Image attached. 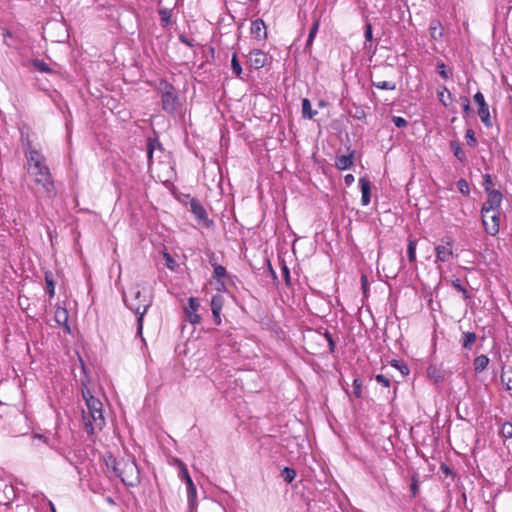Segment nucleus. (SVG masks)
Wrapping results in <instances>:
<instances>
[{"mask_svg": "<svg viewBox=\"0 0 512 512\" xmlns=\"http://www.w3.org/2000/svg\"><path fill=\"white\" fill-rule=\"evenodd\" d=\"M281 477L287 483H291L296 477V471L293 468L285 467L281 472Z\"/></svg>", "mask_w": 512, "mask_h": 512, "instance_id": "nucleus-35", "label": "nucleus"}, {"mask_svg": "<svg viewBox=\"0 0 512 512\" xmlns=\"http://www.w3.org/2000/svg\"><path fill=\"white\" fill-rule=\"evenodd\" d=\"M319 26H320V18L313 16V23H312V26L309 31L308 39L306 41V49H309L312 46L313 41H314V39L317 35V32L319 30Z\"/></svg>", "mask_w": 512, "mask_h": 512, "instance_id": "nucleus-18", "label": "nucleus"}, {"mask_svg": "<svg viewBox=\"0 0 512 512\" xmlns=\"http://www.w3.org/2000/svg\"><path fill=\"white\" fill-rule=\"evenodd\" d=\"M452 286L459 292L462 293L464 299H469L470 294L468 290L462 285L461 281L459 279H455L452 281Z\"/></svg>", "mask_w": 512, "mask_h": 512, "instance_id": "nucleus-39", "label": "nucleus"}, {"mask_svg": "<svg viewBox=\"0 0 512 512\" xmlns=\"http://www.w3.org/2000/svg\"><path fill=\"white\" fill-rule=\"evenodd\" d=\"M23 148L29 169H32L33 167H40V164L44 163V156L38 150L32 147V143L29 138H27L23 143Z\"/></svg>", "mask_w": 512, "mask_h": 512, "instance_id": "nucleus-6", "label": "nucleus"}, {"mask_svg": "<svg viewBox=\"0 0 512 512\" xmlns=\"http://www.w3.org/2000/svg\"><path fill=\"white\" fill-rule=\"evenodd\" d=\"M465 138H466V141H467V144L469 146H475L476 145V137H475V133L472 129H468L466 131V134H465Z\"/></svg>", "mask_w": 512, "mask_h": 512, "instance_id": "nucleus-46", "label": "nucleus"}, {"mask_svg": "<svg viewBox=\"0 0 512 512\" xmlns=\"http://www.w3.org/2000/svg\"><path fill=\"white\" fill-rule=\"evenodd\" d=\"M34 181L43 187L44 193L48 198H52L56 195V190L51 174L44 177H36Z\"/></svg>", "mask_w": 512, "mask_h": 512, "instance_id": "nucleus-13", "label": "nucleus"}, {"mask_svg": "<svg viewBox=\"0 0 512 512\" xmlns=\"http://www.w3.org/2000/svg\"><path fill=\"white\" fill-rule=\"evenodd\" d=\"M361 282H362V287H363V289H365V287H366V282H367V280H366V276H364V275H363V276L361 277Z\"/></svg>", "mask_w": 512, "mask_h": 512, "instance_id": "nucleus-61", "label": "nucleus"}, {"mask_svg": "<svg viewBox=\"0 0 512 512\" xmlns=\"http://www.w3.org/2000/svg\"><path fill=\"white\" fill-rule=\"evenodd\" d=\"M317 114L316 110H312L309 99L302 100V115L304 118L312 119Z\"/></svg>", "mask_w": 512, "mask_h": 512, "instance_id": "nucleus-24", "label": "nucleus"}, {"mask_svg": "<svg viewBox=\"0 0 512 512\" xmlns=\"http://www.w3.org/2000/svg\"><path fill=\"white\" fill-rule=\"evenodd\" d=\"M267 264H268V269H269V272H270L272 278L274 280H277V275H276L275 271L273 270L272 265L269 260L267 261Z\"/></svg>", "mask_w": 512, "mask_h": 512, "instance_id": "nucleus-59", "label": "nucleus"}, {"mask_svg": "<svg viewBox=\"0 0 512 512\" xmlns=\"http://www.w3.org/2000/svg\"><path fill=\"white\" fill-rule=\"evenodd\" d=\"M477 336L474 332H464L462 346L464 349L470 350L475 343Z\"/></svg>", "mask_w": 512, "mask_h": 512, "instance_id": "nucleus-26", "label": "nucleus"}, {"mask_svg": "<svg viewBox=\"0 0 512 512\" xmlns=\"http://www.w3.org/2000/svg\"><path fill=\"white\" fill-rule=\"evenodd\" d=\"M216 282H217L216 290L218 292H225L226 291V285H225V282L223 281V279L216 280Z\"/></svg>", "mask_w": 512, "mask_h": 512, "instance_id": "nucleus-57", "label": "nucleus"}, {"mask_svg": "<svg viewBox=\"0 0 512 512\" xmlns=\"http://www.w3.org/2000/svg\"><path fill=\"white\" fill-rule=\"evenodd\" d=\"M231 68L233 70V72L238 76L240 77L241 74H242V67H241V64L237 58V55L234 53L232 55V58H231Z\"/></svg>", "mask_w": 512, "mask_h": 512, "instance_id": "nucleus-38", "label": "nucleus"}, {"mask_svg": "<svg viewBox=\"0 0 512 512\" xmlns=\"http://www.w3.org/2000/svg\"><path fill=\"white\" fill-rule=\"evenodd\" d=\"M354 182V176L352 174H347L344 177V183L347 186H350Z\"/></svg>", "mask_w": 512, "mask_h": 512, "instance_id": "nucleus-58", "label": "nucleus"}, {"mask_svg": "<svg viewBox=\"0 0 512 512\" xmlns=\"http://www.w3.org/2000/svg\"><path fill=\"white\" fill-rule=\"evenodd\" d=\"M499 221V211L491 212L489 214V217L482 216V224L484 226V229L486 233H488L491 236H495L496 234H498L500 227Z\"/></svg>", "mask_w": 512, "mask_h": 512, "instance_id": "nucleus-10", "label": "nucleus"}, {"mask_svg": "<svg viewBox=\"0 0 512 512\" xmlns=\"http://www.w3.org/2000/svg\"><path fill=\"white\" fill-rule=\"evenodd\" d=\"M427 374L429 378L432 379L435 383H439L444 380V374L442 370L436 366L430 365L427 369Z\"/></svg>", "mask_w": 512, "mask_h": 512, "instance_id": "nucleus-20", "label": "nucleus"}, {"mask_svg": "<svg viewBox=\"0 0 512 512\" xmlns=\"http://www.w3.org/2000/svg\"><path fill=\"white\" fill-rule=\"evenodd\" d=\"M174 461L179 468V478L186 482L187 490H188V497H189V500L192 501V499L196 495V487L189 475L187 466L180 459H175Z\"/></svg>", "mask_w": 512, "mask_h": 512, "instance_id": "nucleus-9", "label": "nucleus"}, {"mask_svg": "<svg viewBox=\"0 0 512 512\" xmlns=\"http://www.w3.org/2000/svg\"><path fill=\"white\" fill-rule=\"evenodd\" d=\"M390 364L392 367L399 370L402 376H407L409 374L410 370L404 361L393 359Z\"/></svg>", "mask_w": 512, "mask_h": 512, "instance_id": "nucleus-29", "label": "nucleus"}, {"mask_svg": "<svg viewBox=\"0 0 512 512\" xmlns=\"http://www.w3.org/2000/svg\"><path fill=\"white\" fill-rule=\"evenodd\" d=\"M372 86L382 90H395L396 84L390 81H375L372 80Z\"/></svg>", "mask_w": 512, "mask_h": 512, "instance_id": "nucleus-32", "label": "nucleus"}, {"mask_svg": "<svg viewBox=\"0 0 512 512\" xmlns=\"http://www.w3.org/2000/svg\"><path fill=\"white\" fill-rule=\"evenodd\" d=\"M45 283H46L47 293L49 294L50 298H52L55 295V284H54L51 273L45 274Z\"/></svg>", "mask_w": 512, "mask_h": 512, "instance_id": "nucleus-36", "label": "nucleus"}, {"mask_svg": "<svg viewBox=\"0 0 512 512\" xmlns=\"http://www.w3.org/2000/svg\"><path fill=\"white\" fill-rule=\"evenodd\" d=\"M159 89L161 91L162 109L169 114L174 113L178 105L176 89L167 81H161Z\"/></svg>", "mask_w": 512, "mask_h": 512, "instance_id": "nucleus-4", "label": "nucleus"}, {"mask_svg": "<svg viewBox=\"0 0 512 512\" xmlns=\"http://www.w3.org/2000/svg\"><path fill=\"white\" fill-rule=\"evenodd\" d=\"M185 312L187 315V319L191 324L195 325L200 323L201 317L197 312H190V310L188 309H185Z\"/></svg>", "mask_w": 512, "mask_h": 512, "instance_id": "nucleus-41", "label": "nucleus"}, {"mask_svg": "<svg viewBox=\"0 0 512 512\" xmlns=\"http://www.w3.org/2000/svg\"><path fill=\"white\" fill-rule=\"evenodd\" d=\"M457 187L463 195H468L470 193L469 185L464 179L458 180Z\"/></svg>", "mask_w": 512, "mask_h": 512, "instance_id": "nucleus-45", "label": "nucleus"}, {"mask_svg": "<svg viewBox=\"0 0 512 512\" xmlns=\"http://www.w3.org/2000/svg\"><path fill=\"white\" fill-rule=\"evenodd\" d=\"M112 464L114 473L121 479V481L125 485L129 487H135L140 484V470L135 459H113Z\"/></svg>", "mask_w": 512, "mask_h": 512, "instance_id": "nucleus-2", "label": "nucleus"}, {"mask_svg": "<svg viewBox=\"0 0 512 512\" xmlns=\"http://www.w3.org/2000/svg\"><path fill=\"white\" fill-rule=\"evenodd\" d=\"M501 382L506 386L507 390H512V369L502 368Z\"/></svg>", "mask_w": 512, "mask_h": 512, "instance_id": "nucleus-25", "label": "nucleus"}, {"mask_svg": "<svg viewBox=\"0 0 512 512\" xmlns=\"http://www.w3.org/2000/svg\"><path fill=\"white\" fill-rule=\"evenodd\" d=\"M364 37L366 41L365 43L371 42L373 39L372 24L370 22H366L365 24ZM365 48H367V44H365Z\"/></svg>", "mask_w": 512, "mask_h": 512, "instance_id": "nucleus-44", "label": "nucleus"}, {"mask_svg": "<svg viewBox=\"0 0 512 512\" xmlns=\"http://www.w3.org/2000/svg\"><path fill=\"white\" fill-rule=\"evenodd\" d=\"M163 256H164L167 268H169L170 270H175L176 262L173 259V257L169 253H167V252H165L163 254Z\"/></svg>", "mask_w": 512, "mask_h": 512, "instance_id": "nucleus-51", "label": "nucleus"}, {"mask_svg": "<svg viewBox=\"0 0 512 512\" xmlns=\"http://www.w3.org/2000/svg\"><path fill=\"white\" fill-rule=\"evenodd\" d=\"M474 101L478 105V115L483 122V124L487 127H490L492 125L491 119H490V113H489V107L488 104L485 101L484 95L481 92H477L474 95Z\"/></svg>", "mask_w": 512, "mask_h": 512, "instance_id": "nucleus-8", "label": "nucleus"}, {"mask_svg": "<svg viewBox=\"0 0 512 512\" xmlns=\"http://www.w3.org/2000/svg\"><path fill=\"white\" fill-rule=\"evenodd\" d=\"M49 505H50V507H51V511H52V512H56V510H55V507H54L53 503H52V502H50V503H49Z\"/></svg>", "mask_w": 512, "mask_h": 512, "instance_id": "nucleus-64", "label": "nucleus"}, {"mask_svg": "<svg viewBox=\"0 0 512 512\" xmlns=\"http://www.w3.org/2000/svg\"><path fill=\"white\" fill-rule=\"evenodd\" d=\"M375 380L377 381L378 384L382 385L383 387H390V379L383 374H377L375 376Z\"/></svg>", "mask_w": 512, "mask_h": 512, "instance_id": "nucleus-47", "label": "nucleus"}, {"mask_svg": "<svg viewBox=\"0 0 512 512\" xmlns=\"http://www.w3.org/2000/svg\"><path fill=\"white\" fill-rule=\"evenodd\" d=\"M247 57L250 67L255 70L264 67L268 60L267 54L259 49L252 50Z\"/></svg>", "mask_w": 512, "mask_h": 512, "instance_id": "nucleus-11", "label": "nucleus"}, {"mask_svg": "<svg viewBox=\"0 0 512 512\" xmlns=\"http://www.w3.org/2000/svg\"><path fill=\"white\" fill-rule=\"evenodd\" d=\"M486 186H488L490 189H491V186H493L492 177L490 174L484 175L483 187H484L485 191H486Z\"/></svg>", "mask_w": 512, "mask_h": 512, "instance_id": "nucleus-53", "label": "nucleus"}, {"mask_svg": "<svg viewBox=\"0 0 512 512\" xmlns=\"http://www.w3.org/2000/svg\"><path fill=\"white\" fill-rule=\"evenodd\" d=\"M224 304V298L220 294H216L211 299V311L213 315V319L216 325L221 324V311Z\"/></svg>", "mask_w": 512, "mask_h": 512, "instance_id": "nucleus-12", "label": "nucleus"}, {"mask_svg": "<svg viewBox=\"0 0 512 512\" xmlns=\"http://www.w3.org/2000/svg\"><path fill=\"white\" fill-rule=\"evenodd\" d=\"M156 148L161 149V143L158 138H148L147 140V155L149 160L152 159L153 152Z\"/></svg>", "mask_w": 512, "mask_h": 512, "instance_id": "nucleus-28", "label": "nucleus"}, {"mask_svg": "<svg viewBox=\"0 0 512 512\" xmlns=\"http://www.w3.org/2000/svg\"><path fill=\"white\" fill-rule=\"evenodd\" d=\"M463 111L466 114H469L471 112L470 102L467 97H463Z\"/></svg>", "mask_w": 512, "mask_h": 512, "instance_id": "nucleus-55", "label": "nucleus"}, {"mask_svg": "<svg viewBox=\"0 0 512 512\" xmlns=\"http://www.w3.org/2000/svg\"><path fill=\"white\" fill-rule=\"evenodd\" d=\"M208 259H209V263L211 264L212 267L216 266L218 263L216 261V255L214 252L210 251L208 254Z\"/></svg>", "mask_w": 512, "mask_h": 512, "instance_id": "nucleus-56", "label": "nucleus"}, {"mask_svg": "<svg viewBox=\"0 0 512 512\" xmlns=\"http://www.w3.org/2000/svg\"><path fill=\"white\" fill-rule=\"evenodd\" d=\"M450 148L453 151L454 156L460 161L465 162L466 161V153L461 148V145L458 141H451L450 142Z\"/></svg>", "mask_w": 512, "mask_h": 512, "instance_id": "nucleus-21", "label": "nucleus"}, {"mask_svg": "<svg viewBox=\"0 0 512 512\" xmlns=\"http://www.w3.org/2000/svg\"><path fill=\"white\" fill-rule=\"evenodd\" d=\"M429 30H430L431 37L435 40L441 38V36L443 34L442 33V31H443L442 25L438 20L431 21Z\"/></svg>", "mask_w": 512, "mask_h": 512, "instance_id": "nucleus-23", "label": "nucleus"}, {"mask_svg": "<svg viewBox=\"0 0 512 512\" xmlns=\"http://www.w3.org/2000/svg\"><path fill=\"white\" fill-rule=\"evenodd\" d=\"M500 434L505 439H511L512 438V423H510V422L503 423V425L500 429Z\"/></svg>", "mask_w": 512, "mask_h": 512, "instance_id": "nucleus-37", "label": "nucleus"}, {"mask_svg": "<svg viewBox=\"0 0 512 512\" xmlns=\"http://www.w3.org/2000/svg\"><path fill=\"white\" fill-rule=\"evenodd\" d=\"M178 39L181 43H183L189 47H193L195 45V40L192 38H188L184 34H179Z\"/></svg>", "mask_w": 512, "mask_h": 512, "instance_id": "nucleus-52", "label": "nucleus"}, {"mask_svg": "<svg viewBox=\"0 0 512 512\" xmlns=\"http://www.w3.org/2000/svg\"><path fill=\"white\" fill-rule=\"evenodd\" d=\"M106 501H107L109 504H114V500H113L111 497H107V498H106Z\"/></svg>", "mask_w": 512, "mask_h": 512, "instance_id": "nucleus-63", "label": "nucleus"}, {"mask_svg": "<svg viewBox=\"0 0 512 512\" xmlns=\"http://www.w3.org/2000/svg\"><path fill=\"white\" fill-rule=\"evenodd\" d=\"M416 245L417 242L415 239H409L408 245H407V254L409 262L413 263L416 261Z\"/></svg>", "mask_w": 512, "mask_h": 512, "instance_id": "nucleus-31", "label": "nucleus"}, {"mask_svg": "<svg viewBox=\"0 0 512 512\" xmlns=\"http://www.w3.org/2000/svg\"><path fill=\"white\" fill-rule=\"evenodd\" d=\"M55 320L59 325H64L69 330L68 311L65 308L58 307L55 311Z\"/></svg>", "mask_w": 512, "mask_h": 512, "instance_id": "nucleus-22", "label": "nucleus"}, {"mask_svg": "<svg viewBox=\"0 0 512 512\" xmlns=\"http://www.w3.org/2000/svg\"><path fill=\"white\" fill-rule=\"evenodd\" d=\"M81 392H82V397L85 400V403L87 401H89L90 399L95 398V396L92 394V392L87 387V384L84 381H82V383H81Z\"/></svg>", "mask_w": 512, "mask_h": 512, "instance_id": "nucleus-40", "label": "nucleus"}, {"mask_svg": "<svg viewBox=\"0 0 512 512\" xmlns=\"http://www.w3.org/2000/svg\"><path fill=\"white\" fill-rule=\"evenodd\" d=\"M487 200L483 203L481 209V216L489 217L491 212L499 211L502 201V194L499 190L490 189L486 186Z\"/></svg>", "mask_w": 512, "mask_h": 512, "instance_id": "nucleus-5", "label": "nucleus"}, {"mask_svg": "<svg viewBox=\"0 0 512 512\" xmlns=\"http://www.w3.org/2000/svg\"><path fill=\"white\" fill-rule=\"evenodd\" d=\"M323 336L325 337V339L327 340L328 342V346H329V352L332 354L335 352V348H336V343L333 339V336L330 332H328L327 330H325V332L323 333Z\"/></svg>", "mask_w": 512, "mask_h": 512, "instance_id": "nucleus-42", "label": "nucleus"}, {"mask_svg": "<svg viewBox=\"0 0 512 512\" xmlns=\"http://www.w3.org/2000/svg\"><path fill=\"white\" fill-rule=\"evenodd\" d=\"M200 307L198 300L194 297H190L188 299V307L186 309L190 310V312H197Z\"/></svg>", "mask_w": 512, "mask_h": 512, "instance_id": "nucleus-48", "label": "nucleus"}, {"mask_svg": "<svg viewBox=\"0 0 512 512\" xmlns=\"http://www.w3.org/2000/svg\"><path fill=\"white\" fill-rule=\"evenodd\" d=\"M87 412L83 411L85 427L88 432L93 433L95 428L102 429L105 420L102 414V403L98 398L90 399L86 402Z\"/></svg>", "mask_w": 512, "mask_h": 512, "instance_id": "nucleus-3", "label": "nucleus"}, {"mask_svg": "<svg viewBox=\"0 0 512 512\" xmlns=\"http://www.w3.org/2000/svg\"><path fill=\"white\" fill-rule=\"evenodd\" d=\"M359 184L362 192L361 203L363 206H367L371 200V182L367 178L361 177Z\"/></svg>", "mask_w": 512, "mask_h": 512, "instance_id": "nucleus-16", "label": "nucleus"}, {"mask_svg": "<svg viewBox=\"0 0 512 512\" xmlns=\"http://www.w3.org/2000/svg\"><path fill=\"white\" fill-rule=\"evenodd\" d=\"M489 358L486 355L477 356L473 361L474 370L476 373L482 372L487 368Z\"/></svg>", "mask_w": 512, "mask_h": 512, "instance_id": "nucleus-19", "label": "nucleus"}, {"mask_svg": "<svg viewBox=\"0 0 512 512\" xmlns=\"http://www.w3.org/2000/svg\"><path fill=\"white\" fill-rule=\"evenodd\" d=\"M353 394L357 398L362 397V382L358 378H355L353 381Z\"/></svg>", "mask_w": 512, "mask_h": 512, "instance_id": "nucleus-43", "label": "nucleus"}, {"mask_svg": "<svg viewBox=\"0 0 512 512\" xmlns=\"http://www.w3.org/2000/svg\"><path fill=\"white\" fill-rule=\"evenodd\" d=\"M437 73L445 80L449 78V74L446 71V65L444 64V62L437 63Z\"/></svg>", "mask_w": 512, "mask_h": 512, "instance_id": "nucleus-49", "label": "nucleus"}, {"mask_svg": "<svg viewBox=\"0 0 512 512\" xmlns=\"http://www.w3.org/2000/svg\"><path fill=\"white\" fill-rule=\"evenodd\" d=\"M417 490H418V486H417V484H416V483H412V485H411V491H412L413 495H415V494H416Z\"/></svg>", "mask_w": 512, "mask_h": 512, "instance_id": "nucleus-60", "label": "nucleus"}, {"mask_svg": "<svg viewBox=\"0 0 512 512\" xmlns=\"http://www.w3.org/2000/svg\"><path fill=\"white\" fill-rule=\"evenodd\" d=\"M29 172L35 178L44 177L51 174L49 168L44 163H41L40 167H33L32 169H29Z\"/></svg>", "mask_w": 512, "mask_h": 512, "instance_id": "nucleus-27", "label": "nucleus"}, {"mask_svg": "<svg viewBox=\"0 0 512 512\" xmlns=\"http://www.w3.org/2000/svg\"><path fill=\"white\" fill-rule=\"evenodd\" d=\"M392 122L398 128H405L408 125V121L406 119H404L403 117H400V116H394L392 118Z\"/></svg>", "mask_w": 512, "mask_h": 512, "instance_id": "nucleus-50", "label": "nucleus"}, {"mask_svg": "<svg viewBox=\"0 0 512 512\" xmlns=\"http://www.w3.org/2000/svg\"><path fill=\"white\" fill-rule=\"evenodd\" d=\"M131 297L123 294L125 306L137 316V335L142 338L143 319L149 308L152 306L153 297L151 294H145L140 290V284H136L130 289Z\"/></svg>", "mask_w": 512, "mask_h": 512, "instance_id": "nucleus-1", "label": "nucleus"}, {"mask_svg": "<svg viewBox=\"0 0 512 512\" xmlns=\"http://www.w3.org/2000/svg\"><path fill=\"white\" fill-rule=\"evenodd\" d=\"M443 95H444V91L440 92V93H439V99H440V101L444 104V106H447V103L445 102V100H444V99H442V96H443Z\"/></svg>", "mask_w": 512, "mask_h": 512, "instance_id": "nucleus-62", "label": "nucleus"}, {"mask_svg": "<svg viewBox=\"0 0 512 512\" xmlns=\"http://www.w3.org/2000/svg\"><path fill=\"white\" fill-rule=\"evenodd\" d=\"M213 278L215 280H221L228 276L226 268L220 264L213 267Z\"/></svg>", "mask_w": 512, "mask_h": 512, "instance_id": "nucleus-34", "label": "nucleus"}, {"mask_svg": "<svg viewBox=\"0 0 512 512\" xmlns=\"http://www.w3.org/2000/svg\"><path fill=\"white\" fill-rule=\"evenodd\" d=\"M282 273H283V276L285 278L286 284L289 285V283H290V272H289L288 267L285 264L282 267Z\"/></svg>", "mask_w": 512, "mask_h": 512, "instance_id": "nucleus-54", "label": "nucleus"}, {"mask_svg": "<svg viewBox=\"0 0 512 512\" xmlns=\"http://www.w3.org/2000/svg\"><path fill=\"white\" fill-rule=\"evenodd\" d=\"M250 31L257 40H264L267 37L266 25L260 18L252 21Z\"/></svg>", "mask_w": 512, "mask_h": 512, "instance_id": "nucleus-14", "label": "nucleus"}, {"mask_svg": "<svg viewBox=\"0 0 512 512\" xmlns=\"http://www.w3.org/2000/svg\"><path fill=\"white\" fill-rule=\"evenodd\" d=\"M32 65L34 68H36L40 72H43V73H51L52 72V69L43 60L33 59Z\"/></svg>", "mask_w": 512, "mask_h": 512, "instance_id": "nucleus-33", "label": "nucleus"}, {"mask_svg": "<svg viewBox=\"0 0 512 512\" xmlns=\"http://www.w3.org/2000/svg\"><path fill=\"white\" fill-rule=\"evenodd\" d=\"M159 16H160V23L162 27L169 26L171 22V10L167 8H163L159 10Z\"/></svg>", "mask_w": 512, "mask_h": 512, "instance_id": "nucleus-30", "label": "nucleus"}, {"mask_svg": "<svg viewBox=\"0 0 512 512\" xmlns=\"http://www.w3.org/2000/svg\"><path fill=\"white\" fill-rule=\"evenodd\" d=\"M436 261L447 262L452 256V243L446 242L444 245H438L435 248Z\"/></svg>", "mask_w": 512, "mask_h": 512, "instance_id": "nucleus-15", "label": "nucleus"}, {"mask_svg": "<svg viewBox=\"0 0 512 512\" xmlns=\"http://www.w3.org/2000/svg\"><path fill=\"white\" fill-rule=\"evenodd\" d=\"M190 210L194 214L195 218L204 226L210 227L213 224V221L208 218L205 208L198 199L192 198L190 200Z\"/></svg>", "mask_w": 512, "mask_h": 512, "instance_id": "nucleus-7", "label": "nucleus"}, {"mask_svg": "<svg viewBox=\"0 0 512 512\" xmlns=\"http://www.w3.org/2000/svg\"><path fill=\"white\" fill-rule=\"evenodd\" d=\"M353 157L354 152L350 153L349 155L337 156L335 160V166L339 170L349 169L353 165Z\"/></svg>", "mask_w": 512, "mask_h": 512, "instance_id": "nucleus-17", "label": "nucleus"}]
</instances>
